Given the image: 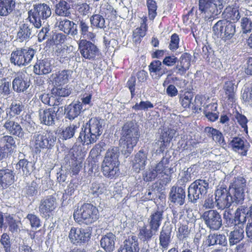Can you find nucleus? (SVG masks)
Wrapping results in <instances>:
<instances>
[{"instance_id":"58836bf2","label":"nucleus","mask_w":252,"mask_h":252,"mask_svg":"<svg viewBox=\"0 0 252 252\" xmlns=\"http://www.w3.org/2000/svg\"><path fill=\"white\" fill-rule=\"evenodd\" d=\"M82 109V104L80 102L71 103L65 109L67 118L70 120L74 119L80 114Z\"/></svg>"},{"instance_id":"c756f323","label":"nucleus","mask_w":252,"mask_h":252,"mask_svg":"<svg viewBox=\"0 0 252 252\" xmlns=\"http://www.w3.org/2000/svg\"><path fill=\"white\" fill-rule=\"evenodd\" d=\"M14 182V174L11 170L8 169L0 170V186L7 188Z\"/></svg>"},{"instance_id":"e2e57ef3","label":"nucleus","mask_w":252,"mask_h":252,"mask_svg":"<svg viewBox=\"0 0 252 252\" xmlns=\"http://www.w3.org/2000/svg\"><path fill=\"white\" fill-rule=\"evenodd\" d=\"M0 243L3 246L5 252H10L11 244L10 237L7 233H3L1 235Z\"/></svg>"},{"instance_id":"393cba45","label":"nucleus","mask_w":252,"mask_h":252,"mask_svg":"<svg viewBox=\"0 0 252 252\" xmlns=\"http://www.w3.org/2000/svg\"><path fill=\"white\" fill-rule=\"evenodd\" d=\"M172 228L169 226L162 227L159 236V245L162 250H167L172 241Z\"/></svg>"},{"instance_id":"9b49d317","label":"nucleus","mask_w":252,"mask_h":252,"mask_svg":"<svg viewBox=\"0 0 252 252\" xmlns=\"http://www.w3.org/2000/svg\"><path fill=\"white\" fill-rule=\"evenodd\" d=\"M246 187V180L243 177L234 178L229 188V194L234 196L235 203L242 204L245 198L244 190Z\"/></svg>"},{"instance_id":"7ed1b4c3","label":"nucleus","mask_w":252,"mask_h":252,"mask_svg":"<svg viewBox=\"0 0 252 252\" xmlns=\"http://www.w3.org/2000/svg\"><path fill=\"white\" fill-rule=\"evenodd\" d=\"M28 17L26 20L34 26V28L38 29L42 25V21L49 18L52 14L50 6L44 3L35 4L28 12Z\"/></svg>"},{"instance_id":"603ef678","label":"nucleus","mask_w":252,"mask_h":252,"mask_svg":"<svg viewBox=\"0 0 252 252\" xmlns=\"http://www.w3.org/2000/svg\"><path fill=\"white\" fill-rule=\"evenodd\" d=\"M147 6L148 9V15L150 20H153L157 15V5L155 1L147 0Z\"/></svg>"},{"instance_id":"5701e85b","label":"nucleus","mask_w":252,"mask_h":252,"mask_svg":"<svg viewBox=\"0 0 252 252\" xmlns=\"http://www.w3.org/2000/svg\"><path fill=\"white\" fill-rule=\"evenodd\" d=\"M186 193L182 187H173L170 192V201L179 205H182L185 203Z\"/></svg>"},{"instance_id":"f257e3e1","label":"nucleus","mask_w":252,"mask_h":252,"mask_svg":"<svg viewBox=\"0 0 252 252\" xmlns=\"http://www.w3.org/2000/svg\"><path fill=\"white\" fill-rule=\"evenodd\" d=\"M120 144L122 152L127 157L136 145L140 135L138 126L131 122L126 123L122 127Z\"/></svg>"},{"instance_id":"8fccbe9b","label":"nucleus","mask_w":252,"mask_h":252,"mask_svg":"<svg viewBox=\"0 0 252 252\" xmlns=\"http://www.w3.org/2000/svg\"><path fill=\"white\" fill-rule=\"evenodd\" d=\"M146 25H142L139 28L136 29L133 33V41L136 42H140L141 38L143 37L146 34Z\"/></svg>"},{"instance_id":"e433bc0d","label":"nucleus","mask_w":252,"mask_h":252,"mask_svg":"<svg viewBox=\"0 0 252 252\" xmlns=\"http://www.w3.org/2000/svg\"><path fill=\"white\" fill-rule=\"evenodd\" d=\"M15 6L14 0H0V16H7L12 12Z\"/></svg>"},{"instance_id":"4468645a","label":"nucleus","mask_w":252,"mask_h":252,"mask_svg":"<svg viewBox=\"0 0 252 252\" xmlns=\"http://www.w3.org/2000/svg\"><path fill=\"white\" fill-rule=\"evenodd\" d=\"M215 203L219 209L229 207L232 203L235 202L234 196L229 194L226 189H218L215 193Z\"/></svg>"},{"instance_id":"f3484780","label":"nucleus","mask_w":252,"mask_h":252,"mask_svg":"<svg viewBox=\"0 0 252 252\" xmlns=\"http://www.w3.org/2000/svg\"><path fill=\"white\" fill-rule=\"evenodd\" d=\"M33 25L27 21L19 24L16 35V40L22 42L28 40L32 36Z\"/></svg>"},{"instance_id":"ea45409f","label":"nucleus","mask_w":252,"mask_h":252,"mask_svg":"<svg viewBox=\"0 0 252 252\" xmlns=\"http://www.w3.org/2000/svg\"><path fill=\"white\" fill-rule=\"evenodd\" d=\"M70 6L65 0H60L56 5L55 13L60 16L69 17L70 15Z\"/></svg>"},{"instance_id":"49530a36","label":"nucleus","mask_w":252,"mask_h":252,"mask_svg":"<svg viewBox=\"0 0 252 252\" xmlns=\"http://www.w3.org/2000/svg\"><path fill=\"white\" fill-rule=\"evenodd\" d=\"M157 232L152 228L148 229L146 226H143L139 230V237L141 239H143L144 241H148Z\"/></svg>"},{"instance_id":"6e6d98bb","label":"nucleus","mask_w":252,"mask_h":252,"mask_svg":"<svg viewBox=\"0 0 252 252\" xmlns=\"http://www.w3.org/2000/svg\"><path fill=\"white\" fill-rule=\"evenodd\" d=\"M176 133V131L173 129H163L160 139L163 140V141L169 143Z\"/></svg>"},{"instance_id":"052dcab7","label":"nucleus","mask_w":252,"mask_h":252,"mask_svg":"<svg viewBox=\"0 0 252 252\" xmlns=\"http://www.w3.org/2000/svg\"><path fill=\"white\" fill-rule=\"evenodd\" d=\"M0 143L4 144L7 148L15 147V140L12 136L5 135L0 139Z\"/></svg>"},{"instance_id":"5fc2aeb1","label":"nucleus","mask_w":252,"mask_h":252,"mask_svg":"<svg viewBox=\"0 0 252 252\" xmlns=\"http://www.w3.org/2000/svg\"><path fill=\"white\" fill-rule=\"evenodd\" d=\"M206 98L203 95H197L195 97V99L193 102L191 103V107L193 109L197 111L198 110H200L201 107H204L205 101Z\"/></svg>"},{"instance_id":"dca6fc26","label":"nucleus","mask_w":252,"mask_h":252,"mask_svg":"<svg viewBox=\"0 0 252 252\" xmlns=\"http://www.w3.org/2000/svg\"><path fill=\"white\" fill-rule=\"evenodd\" d=\"M207 227L211 229L218 230L221 226V218L220 214L214 210L205 211L202 216Z\"/></svg>"},{"instance_id":"a19ab883","label":"nucleus","mask_w":252,"mask_h":252,"mask_svg":"<svg viewBox=\"0 0 252 252\" xmlns=\"http://www.w3.org/2000/svg\"><path fill=\"white\" fill-rule=\"evenodd\" d=\"M122 250H126L127 252H137L139 251L137 238L135 236H130L125 241L124 247Z\"/></svg>"},{"instance_id":"c03bdc74","label":"nucleus","mask_w":252,"mask_h":252,"mask_svg":"<svg viewBox=\"0 0 252 252\" xmlns=\"http://www.w3.org/2000/svg\"><path fill=\"white\" fill-rule=\"evenodd\" d=\"M78 124L70 125L69 126L63 129L61 133L60 138L63 140H66L72 138L77 129L79 128Z\"/></svg>"},{"instance_id":"2f4dec72","label":"nucleus","mask_w":252,"mask_h":252,"mask_svg":"<svg viewBox=\"0 0 252 252\" xmlns=\"http://www.w3.org/2000/svg\"><path fill=\"white\" fill-rule=\"evenodd\" d=\"M52 70L50 61L45 59L38 61L34 65V72L36 74H47Z\"/></svg>"},{"instance_id":"f03ea898","label":"nucleus","mask_w":252,"mask_h":252,"mask_svg":"<svg viewBox=\"0 0 252 252\" xmlns=\"http://www.w3.org/2000/svg\"><path fill=\"white\" fill-rule=\"evenodd\" d=\"M103 120L96 118H91L86 124L84 128H82L78 139L83 145L94 143L98 139L103 132Z\"/></svg>"},{"instance_id":"4be33fe9","label":"nucleus","mask_w":252,"mask_h":252,"mask_svg":"<svg viewBox=\"0 0 252 252\" xmlns=\"http://www.w3.org/2000/svg\"><path fill=\"white\" fill-rule=\"evenodd\" d=\"M72 73V71L69 70L58 71L51 75V80L55 85L61 86L68 82Z\"/></svg>"},{"instance_id":"864d4df0","label":"nucleus","mask_w":252,"mask_h":252,"mask_svg":"<svg viewBox=\"0 0 252 252\" xmlns=\"http://www.w3.org/2000/svg\"><path fill=\"white\" fill-rule=\"evenodd\" d=\"M32 163L28 161L26 159L19 160L16 165L17 168H22L23 173L26 175L29 174L32 170Z\"/></svg>"},{"instance_id":"f8f14e48","label":"nucleus","mask_w":252,"mask_h":252,"mask_svg":"<svg viewBox=\"0 0 252 252\" xmlns=\"http://www.w3.org/2000/svg\"><path fill=\"white\" fill-rule=\"evenodd\" d=\"M222 0H199V9L208 15V17H214L218 15L222 8Z\"/></svg>"},{"instance_id":"bf43d9fd","label":"nucleus","mask_w":252,"mask_h":252,"mask_svg":"<svg viewBox=\"0 0 252 252\" xmlns=\"http://www.w3.org/2000/svg\"><path fill=\"white\" fill-rule=\"evenodd\" d=\"M104 146V143L95 145V147L91 150L90 153V155L91 157L93 158H95L100 156L101 152L104 150L103 148Z\"/></svg>"},{"instance_id":"6e6552de","label":"nucleus","mask_w":252,"mask_h":252,"mask_svg":"<svg viewBox=\"0 0 252 252\" xmlns=\"http://www.w3.org/2000/svg\"><path fill=\"white\" fill-rule=\"evenodd\" d=\"M208 186V183L204 180H196L191 183L188 188L189 201L193 204L197 203L207 193Z\"/></svg>"},{"instance_id":"473e14b6","label":"nucleus","mask_w":252,"mask_h":252,"mask_svg":"<svg viewBox=\"0 0 252 252\" xmlns=\"http://www.w3.org/2000/svg\"><path fill=\"white\" fill-rule=\"evenodd\" d=\"M205 131L208 136L212 138L213 140L221 146L226 145L224 137L222 133L219 130L211 127H206Z\"/></svg>"},{"instance_id":"20e7f679","label":"nucleus","mask_w":252,"mask_h":252,"mask_svg":"<svg viewBox=\"0 0 252 252\" xmlns=\"http://www.w3.org/2000/svg\"><path fill=\"white\" fill-rule=\"evenodd\" d=\"M73 217L75 220L79 224H90L98 219V210L92 204L84 203L79 209L74 211Z\"/></svg>"},{"instance_id":"338daca9","label":"nucleus","mask_w":252,"mask_h":252,"mask_svg":"<svg viewBox=\"0 0 252 252\" xmlns=\"http://www.w3.org/2000/svg\"><path fill=\"white\" fill-rule=\"evenodd\" d=\"M154 107L153 104L150 101H141L139 103H136L132 108L136 111L146 110L148 108H151Z\"/></svg>"},{"instance_id":"a18cd8bd","label":"nucleus","mask_w":252,"mask_h":252,"mask_svg":"<svg viewBox=\"0 0 252 252\" xmlns=\"http://www.w3.org/2000/svg\"><path fill=\"white\" fill-rule=\"evenodd\" d=\"M207 242L209 246L224 245L226 243V237L222 234H211L208 237Z\"/></svg>"},{"instance_id":"4d7b16f0","label":"nucleus","mask_w":252,"mask_h":252,"mask_svg":"<svg viewBox=\"0 0 252 252\" xmlns=\"http://www.w3.org/2000/svg\"><path fill=\"white\" fill-rule=\"evenodd\" d=\"M241 26L243 33H247L252 29V21L251 18L243 17L241 20Z\"/></svg>"},{"instance_id":"cd10ccee","label":"nucleus","mask_w":252,"mask_h":252,"mask_svg":"<svg viewBox=\"0 0 252 252\" xmlns=\"http://www.w3.org/2000/svg\"><path fill=\"white\" fill-rule=\"evenodd\" d=\"M163 219V212L160 211L153 212L148 220L149 227L158 232Z\"/></svg>"},{"instance_id":"bb28decb","label":"nucleus","mask_w":252,"mask_h":252,"mask_svg":"<svg viewBox=\"0 0 252 252\" xmlns=\"http://www.w3.org/2000/svg\"><path fill=\"white\" fill-rule=\"evenodd\" d=\"M116 236L112 233H108L103 236L100 241L101 247L106 252H112L115 249Z\"/></svg>"},{"instance_id":"b1692460","label":"nucleus","mask_w":252,"mask_h":252,"mask_svg":"<svg viewBox=\"0 0 252 252\" xmlns=\"http://www.w3.org/2000/svg\"><path fill=\"white\" fill-rule=\"evenodd\" d=\"M150 75L155 80H158L165 73L166 69L164 68L162 63L158 60L152 62L149 66Z\"/></svg>"},{"instance_id":"c85d7f7f","label":"nucleus","mask_w":252,"mask_h":252,"mask_svg":"<svg viewBox=\"0 0 252 252\" xmlns=\"http://www.w3.org/2000/svg\"><path fill=\"white\" fill-rule=\"evenodd\" d=\"M229 146L234 152L242 156L247 155L248 147L245 144V141L242 138L239 137H234L229 143Z\"/></svg>"},{"instance_id":"72a5a7b5","label":"nucleus","mask_w":252,"mask_h":252,"mask_svg":"<svg viewBox=\"0 0 252 252\" xmlns=\"http://www.w3.org/2000/svg\"><path fill=\"white\" fill-rule=\"evenodd\" d=\"M146 159V154L141 150L135 155L133 160V168L136 172H139L145 167Z\"/></svg>"},{"instance_id":"412c9836","label":"nucleus","mask_w":252,"mask_h":252,"mask_svg":"<svg viewBox=\"0 0 252 252\" xmlns=\"http://www.w3.org/2000/svg\"><path fill=\"white\" fill-rule=\"evenodd\" d=\"M30 85V82L25 79V74L22 72H18L12 81L13 89L17 93L24 92Z\"/></svg>"},{"instance_id":"f704fd0d","label":"nucleus","mask_w":252,"mask_h":252,"mask_svg":"<svg viewBox=\"0 0 252 252\" xmlns=\"http://www.w3.org/2000/svg\"><path fill=\"white\" fill-rule=\"evenodd\" d=\"M242 10L237 9V8L227 7L224 11L223 13V17L227 21H233V23H235L238 21L241 17Z\"/></svg>"},{"instance_id":"6ab92c4d","label":"nucleus","mask_w":252,"mask_h":252,"mask_svg":"<svg viewBox=\"0 0 252 252\" xmlns=\"http://www.w3.org/2000/svg\"><path fill=\"white\" fill-rule=\"evenodd\" d=\"M56 207V198L52 196H47L42 198L39 205V212L43 216L53 211Z\"/></svg>"},{"instance_id":"7c9ffc66","label":"nucleus","mask_w":252,"mask_h":252,"mask_svg":"<svg viewBox=\"0 0 252 252\" xmlns=\"http://www.w3.org/2000/svg\"><path fill=\"white\" fill-rule=\"evenodd\" d=\"M119 164L102 162L101 170L104 176L109 178H113L119 174Z\"/></svg>"},{"instance_id":"9d476101","label":"nucleus","mask_w":252,"mask_h":252,"mask_svg":"<svg viewBox=\"0 0 252 252\" xmlns=\"http://www.w3.org/2000/svg\"><path fill=\"white\" fill-rule=\"evenodd\" d=\"M237 212H239L238 218L240 225L235 226L233 231L230 232L229 235V242L230 246L234 245L240 242L244 237V230L243 223L246 221V214L245 209L241 206L237 209Z\"/></svg>"},{"instance_id":"0e129e2a","label":"nucleus","mask_w":252,"mask_h":252,"mask_svg":"<svg viewBox=\"0 0 252 252\" xmlns=\"http://www.w3.org/2000/svg\"><path fill=\"white\" fill-rule=\"evenodd\" d=\"M58 87L54 88L52 90L53 94L56 95L65 97L70 94V91L66 88H63L61 86H57Z\"/></svg>"},{"instance_id":"0eeeda50","label":"nucleus","mask_w":252,"mask_h":252,"mask_svg":"<svg viewBox=\"0 0 252 252\" xmlns=\"http://www.w3.org/2000/svg\"><path fill=\"white\" fill-rule=\"evenodd\" d=\"M173 172V168L169 167V161L167 158H163L161 160L152 166L144 174V180L148 182L154 180L158 175L163 176L168 175Z\"/></svg>"},{"instance_id":"ddd939ff","label":"nucleus","mask_w":252,"mask_h":252,"mask_svg":"<svg viewBox=\"0 0 252 252\" xmlns=\"http://www.w3.org/2000/svg\"><path fill=\"white\" fill-rule=\"evenodd\" d=\"M78 50L81 56L85 59L94 60L98 55L99 49L92 42L83 39L78 42Z\"/></svg>"},{"instance_id":"a211bd4d","label":"nucleus","mask_w":252,"mask_h":252,"mask_svg":"<svg viewBox=\"0 0 252 252\" xmlns=\"http://www.w3.org/2000/svg\"><path fill=\"white\" fill-rule=\"evenodd\" d=\"M55 108L40 109L39 110V118L40 123L47 126H52L57 119Z\"/></svg>"},{"instance_id":"680f3d73","label":"nucleus","mask_w":252,"mask_h":252,"mask_svg":"<svg viewBox=\"0 0 252 252\" xmlns=\"http://www.w3.org/2000/svg\"><path fill=\"white\" fill-rule=\"evenodd\" d=\"M24 105L21 102H13L10 107V112L18 115L24 110Z\"/></svg>"},{"instance_id":"4c0bfd02","label":"nucleus","mask_w":252,"mask_h":252,"mask_svg":"<svg viewBox=\"0 0 252 252\" xmlns=\"http://www.w3.org/2000/svg\"><path fill=\"white\" fill-rule=\"evenodd\" d=\"M90 21L92 28L104 30L107 27L104 18L99 14H94L90 17Z\"/></svg>"},{"instance_id":"39448f33","label":"nucleus","mask_w":252,"mask_h":252,"mask_svg":"<svg viewBox=\"0 0 252 252\" xmlns=\"http://www.w3.org/2000/svg\"><path fill=\"white\" fill-rule=\"evenodd\" d=\"M212 31L216 38L229 43L236 32V25L230 21L219 20L213 26Z\"/></svg>"},{"instance_id":"09e8293b","label":"nucleus","mask_w":252,"mask_h":252,"mask_svg":"<svg viewBox=\"0 0 252 252\" xmlns=\"http://www.w3.org/2000/svg\"><path fill=\"white\" fill-rule=\"evenodd\" d=\"M23 220L25 221L26 223H29L32 228L36 229L40 226V220L34 214H28Z\"/></svg>"},{"instance_id":"423d86ee","label":"nucleus","mask_w":252,"mask_h":252,"mask_svg":"<svg viewBox=\"0 0 252 252\" xmlns=\"http://www.w3.org/2000/svg\"><path fill=\"white\" fill-rule=\"evenodd\" d=\"M56 137L52 131H46L35 133L31 141V146L36 153H40L42 149H50L55 145Z\"/></svg>"},{"instance_id":"c9c22d12","label":"nucleus","mask_w":252,"mask_h":252,"mask_svg":"<svg viewBox=\"0 0 252 252\" xmlns=\"http://www.w3.org/2000/svg\"><path fill=\"white\" fill-rule=\"evenodd\" d=\"M119 151L116 147H112L108 149L103 162L119 164Z\"/></svg>"},{"instance_id":"79ce46f5","label":"nucleus","mask_w":252,"mask_h":252,"mask_svg":"<svg viewBox=\"0 0 252 252\" xmlns=\"http://www.w3.org/2000/svg\"><path fill=\"white\" fill-rule=\"evenodd\" d=\"M79 27L81 36L84 38L93 40L95 37V34L92 32L89 31L90 27L88 24L82 20L79 21Z\"/></svg>"},{"instance_id":"3c124183","label":"nucleus","mask_w":252,"mask_h":252,"mask_svg":"<svg viewBox=\"0 0 252 252\" xmlns=\"http://www.w3.org/2000/svg\"><path fill=\"white\" fill-rule=\"evenodd\" d=\"M193 97L192 93L189 92H185L180 97V101L184 108H188L191 106V100Z\"/></svg>"},{"instance_id":"69168bd1","label":"nucleus","mask_w":252,"mask_h":252,"mask_svg":"<svg viewBox=\"0 0 252 252\" xmlns=\"http://www.w3.org/2000/svg\"><path fill=\"white\" fill-rule=\"evenodd\" d=\"M7 220L9 225V231L13 233H17L19 229L18 224V222L14 220L13 217L10 215H9L7 217Z\"/></svg>"},{"instance_id":"de8ad7c7","label":"nucleus","mask_w":252,"mask_h":252,"mask_svg":"<svg viewBox=\"0 0 252 252\" xmlns=\"http://www.w3.org/2000/svg\"><path fill=\"white\" fill-rule=\"evenodd\" d=\"M10 83L5 79L0 80V96L6 98L10 94Z\"/></svg>"},{"instance_id":"2eb2a0df","label":"nucleus","mask_w":252,"mask_h":252,"mask_svg":"<svg viewBox=\"0 0 252 252\" xmlns=\"http://www.w3.org/2000/svg\"><path fill=\"white\" fill-rule=\"evenodd\" d=\"M91 233L89 228L72 227L68 237L70 242L74 244L86 243L91 237Z\"/></svg>"},{"instance_id":"a878e982","label":"nucleus","mask_w":252,"mask_h":252,"mask_svg":"<svg viewBox=\"0 0 252 252\" xmlns=\"http://www.w3.org/2000/svg\"><path fill=\"white\" fill-rule=\"evenodd\" d=\"M60 30L65 33L75 35L78 33L77 26L74 22L66 19H61L58 25Z\"/></svg>"},{"instance_id":"aec40b11","label":"nucleus","mask_w":252,"mask_h":252,"mask_svg":"<svg viewBox=\"0 0 252 252\" xmlns=\"http://www.w3.org/2000/svg\"><path fill=\"white\" fill-rule=\"evenodd\" d=\"M3 127L7 132L12 135L22 138L24 136V132L20 125L11 119H7L5 121Z\"/></svg>"},{"instance_id":"37998d69","label":"nucleus","mask_w":252,"mask_h":252,"mask_svg":"<svg viewBox=\"0 0 252 252\" xmlns=\"http://www.w3.org/2000/svg\"><path fill=\"white\" fill-rule=\"evenodd\" d=\"M223 89L227 100L230 102H234L236 100L234 84L232 81H227L225 83Z\"/></svg>"},{"instance_id":"1a4fd4ad","label":"nucleus","mask_w":252,"mask_h":252,"mask_svg":"<svg viewBox=\"0 0 252 252\" xmlns=\"http://www.w3.org/2000/svg\"><path fill=\"white\" fill-rule=\"evenodd\" d=\"M35 54V51L30 48H19L11 54V63L18 66H25L31 63Z\"/></svg>"},{"instance_id":"13d9d810","label":"nucleus","mask_w":252,"mask_h":252,"mask_svg":"<svg viewBox=\"0 0 252 252\" xmlns=\"http://www.w3.org/2000/svg\"><path fill=\"white\" fill-rule=\"evenodd\" d=\"M234 116L237 122L241 126L242 128L244 129V131L247 133V123L248 122L247 118L244 115L238 112L235 114Z\"/></svg>"},{"instance_id":"774afa93","label":"nucleus","mask_w":252,"mask_h":252,"mask_svg":"<svg viewBox=\"0 0 252 252\" xmlns=\"http://www.w3.org/2000/svg\"><path fill=\"white\" fill-rule=\"evenodd\" d=\"M179 36L174 33L171 36L170 41L169 45V48L172 51L176 50L179 48Z\"/></svg>"}]
</instances>
